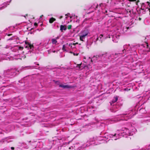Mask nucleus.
<instances>
[{"instance_id":"nucleus-1","label":"nucleus","mask_w":150,"mask_h":150,"mask_svg":"<svg viewBox=\"0 0 150 150\" xmlns=\"http://www.w3.org/2000/svg\"><path fill=\"white\" fill-rule=\"evenodd\" d=\"M123 132L119 134L115 133L114 134H110L108 135L106 134H105L104 136L103 137L101 140H106L108 139L109 138L113 137L114 139L116 140L122 137H127L128 136L132 135L133 134L130 132L129 130L126 128H125L122 130Z\"/></svg>"},{"instance_id":"nucleus-2","label":"nucleus","mask_w":150,"mask_h":150,"mask_svg":"<svg viewBox=\"0 0 150 150\" xmlns=\"http://www.w3.org/2000/svg\"><path fill=\"white\" fill-rule=\"evenodd\" d=\"M112 33H108V31L105 33H103V34H101L98 37H96V40H95V42L97 41L98 40L100 41L101 42L107 38H112V40L114 42H117L119 38L120 35L117 34H112Z\"/></svg>"},{"instance_id":"nucleus-3","label":"nucleus","mask_w":150,"mask_h":150,"mask_svg":"<svg viewBox=\"0 0 150 150\" xmlns=\"http://www.w3.org/2000/svg\"><path fill=\"white\" fill-rule=\"evenodd\" d=\"M110 54L108 53L102 54L100 55L93 56L91 60L92 62H95L96 60L103 61H104L106 59H110Z\"/></svg>"},{"instance_id":"nucleus-4","label":"nucleus","mask_w":150,"mask_h":150,"mask_svg":"<svg viewBox=\"0 0 150 150\" xmlns=\"http://www.w3.org/2000/svg\"><path fill=\"white\" fill-rule=\"evenodd\" d=\"M18 71L16 68L11 69L7 70L6 71V74L9 76H14L18 74Z\"/></svg>"},{"instance_id":"nucleus-5","label":"nucleus","mask_w":150,"mask_h":150,"mask_svg":"<svg viewBox=\"0 0 150 150\" xmlns=\"http://www.w3.org/2000/svg\"><path fill=\"white\" fill-rule=\"evenodd\" d=\"M96 139L94 138L90 139L89 140L87 141L85 147L89 146L91 145H96L97 144H95V143L94 142L96 141Z\"/></svg>"},{"instance_id":"nucleus-6","label":"nucleus","mask_w":150,"mask_h":150,"mask_svg":"<svg viewBox=\"0 0 150 150\" xmlns=\"http://www.w3.org/2000/svg\"><path fill=\"white\" fill-rule=\"evenodd\" d=\"M25 44L24 45V46L25 48L28 49V50H29L30 52L32 51L33 49V45L26 42H25Z\"/></svg>"},{"instance_id":"nucleus-7","label":"nucleus","mask_w":150,"mask_h":150,"mask_svg":"<svg viewBox=\"0 0 150 150\" xmlns=\"http://www.w3.org/2000/svg\"><path fill=\"white\" fill-rule=\"evenodd\" d=\"M129 46L125 45H124L123 46V50H122V53H119L118 54H116L115 53V55H116L117 54H122V53H125L126 52V50L128 48V47H129Z\"/></svg>"},{"instance_id":"nucleus-8","label":"nucleus","mask_w":150,"mask_h":150,"mask_svg":"<svg viewBox=\"0 0 150 150\" xmlns=\"http://www.w3.org/2000/svg\"><path fill=\"white\" fill-rule=\"evenodd\" d=\"M89 33V31L88 30H85L81 31V34L84 35L85 36H87Z\"/></svg>"},{"instance_id":"nucleus-9","label":"nucleus","mask_w":150,"mask_h":150,"mask_svg":"<svg viewBox=\"0 0 150 150\" xmlns=\"http://www.w3.org/2000/svg\"><path fill=\"white\" fill-rule=\"evenodd\" d=\"M60 87H62L64 88H71L72 87L71 86H69L68 85H64L63 84H60L59 85Z\"/></svg>"},{"instance_id":"nucleus-10","label":"nucleus","mask_w":150,"mask_h":150,"mask_svg":"<svg viewBox=\"0 0 150 150\" xmlns=\"http://www.w3.org/2000/svg\"><path fill=\"white\" fill-rule=\"evenodd\" d=\"M69 44L67 43L66 44L63 45L62 47V50L64 51H67V49H69L68 47Z\"/></svg>"},{"instance_id":"nucleus-11","label":"nucleus","mask_w":150,"mask_h":150,"mask_svg":"<svg viewBox=\"0 0 150 150\" xmlns=\"http://www.w3.org/2000/svg\"><path fill=\"white\" fill-rule=\"evenodd\" d=\"M77 44H78L77 42L72 44V43H69L68 45V46L71 49H73L75 47V45Z\"/></svg>"},{"instance_id":"nucleus-12","label":"nucleus","mask_w":150,"mask_h":150,"mask_svg":"<svg viewBox=\"0 0 150 150\" xmlns=\"http://www.w3.org/2000/svg\"><path fill=\"white\" fill-rule=\"evenodd\" d=\"M67 29L66 26L64 25H61L60 26V30L61 32H63V30H66Z\"/></svg>"},{"instance_id":"nucleus-13","label":"nucleus","mask_w":150,"mask_h":150,"mask_svg":"<svg viewBox=\"0 0 150 150\" xmlns=\"http://www.w3.org/2000/svg\"><path fill=\"white\" fill-rule=\"evenodd\" d=\"M118 100V98L117 97H115L112 100V101L110 102L111 105L116 102Z\"/></svg>"},{"instance_id":"nucleus-14","label":"nucleus","mask_w":150,"mask_h":150,"mask_svg":"<svg viewBox=\"0 0 150 150\" xmlns=\"http://www.w3.org/2000/svg\"><path fill=\"white\" fill-rule=\"evenodd\" d=\"M86 36L84 35L81 34L80 36V39L81 41H83L84 40Z\"/></svg>"},{"instance_id":"nucleus-15","label":"nucleus","mask_w":150,"mask_h":150,"mask_svg":"<svg viewBox=\"0 0 150 150\" xmlns=\"http://www.w3.org/2000/svg\"><path fill=\"white\" fill-rule=\"evenodd\" d=\"M123 120V118H122L121 119H117V120H111L110 121V123H113V121H114V122H116L117 121H119L121 120Z\"/></svg>"},{"instance_id":"nucleus-16","label":"nucleus","mask_w":150,"mask_h":150,"mask_svg":"<svg viewBox=\"0 0 150 150\" xmlns=\"http://www.w3.org/2000/svg\"><path fill=\"white\" fill-rule=\"evenodd\" d=\"M129 28V27H124L123 28V30L124 32H126Z\"/></svg>"},{"instance_id":"nucleus-17","label":"nucleus","mask_w":150,"mask_h":150,"mask_svg":"<svg viewBox=\"0 0 150 150\" xmlns=\"http://www.w3.org/2000/svg\"><path fill=\"white\" fill-rule=\"evenodd\" d=\"M55 20V19L52 17L49 20V22L50 23H52Z\"/></svg>"},{"instance_id":"nucleus-18","label":"nucleus","mask_w":150,"mask_h":150,"mask_svg":"<svg viewBox=\"0 0 150 150\" xmlns=\"http://www.w3.org/2000/svg\"><path fill=\"white\" fill-rule=\"evenodd\" d=\"M129 8V6H128L127 5L126 6V7L125 8V10H127V12H128V11L129 12H130V11H131V9H130Z\"/></svg>"},{"instance_id":"nucleus-19","label":"nucleus","mask_w":150,"mask_h":150,"mask_svg":"<svg viewBox=\"0 0 150 150\" xmlns=\"http://www.w3.org/2000/svg\"><path fill=\"white\" fill-rule=\"evenodd\" d=\"M57 42L56 40L55 39H52V42L53 44H56Z\"/></svg>"},{"instance_id":"nucleus-20","label":"nucleus","mask_w":150,"mask_h":150,"mask_svg":"<svg viewBox=\"0 0 150 150\" xmlns=\"http://www.w3.org/2000/svg\"><path fill=\"white\" fill-rule=\"evenodd\" d=\"M115 106H114L112 109H111V111L112 112H116L117 111V110H115Z\"/></svg>"},{"instance_id":"nucleus-21","label":"nucleus","mask_w":150,"mask_h":150,"mask_svg":"<svg viewBox=\"0 0 150 150\" xmlns=\"http://www.w3.org/2000/svg\"><path fill=\"white\" fill-rule=\"evenodd\" d=\"M127 114H122L121 115H118V118H119L120 117H125V116Z\"/></svg>"},{"instance_id":"nucleus-22","label":"nucleus","mask_w":150,"mask_h":150,"mask_svg":"<svg viewBox=\"0 0 150 150\" xmlns=\"http://www.w3.org/2000/svg\"><path fill=\"white\" fill-rule=\"evenodd\" d=\"M70 52L71 53H73L74 55V56H77L79 54V53H74L72 52Z\"/></svg>"},{"instance_id":"nucleus-23","label":"nucleus","mask_w":150,"mask_h":150,"mask_svg":"<svg viewBox=\"0 0 150 150\" xmlns=\"http://www.w3.org/2000/svg\"><path fill=\"white\" fill-rule=\"evenodd\" d=\"M145 11H149V14H150V9L149 8H146L145 9Z\"/></svg>"},{"instance_id":"nucleus-24","label":"nucleus","mask_w":150,"mask_h":150,"mask_svg":"<svg viewBox=\"0 0 150 150\" xmlns=\"http://www.w3.org/2000/svg\"><path fill=\"white\" fill-rule=\"evenodd\" d=\"M83 148L82 146L81 147H79L77 149L75 150H82L81 149Z\"/></svg>"},{"instance_id":"nucleus-25","label":"nucleus","mask_w":150,"mask_h":150,"mask_svg":"<svg viewBox=\"0 0 150 150\" xmlns=\"http://www.w3.org/2000/svg\"><path fill=\"white\" fill-rule=\"evenodd\" d=\"M18 48L19 50H22L23 48V47H22L21 46L18 47Z\"/></svg>"},{"instance_id":"nucleus-26","label":"nucleus","mask_w":150,"mask_h":150,"mask_svg":"<svg viewBox=\"0 0 150 150\" xmlns=\"http://www.w3.org/2000/svg\"><path fill=\"white\" fill-rule=\"evenodd\" d=\"M34 25L36 27L38 26V24L36 23H35L34 24Z\"/></svg>"},{"instance_id":"nucleus-27","label":"nucleus","mask_w":150,"mask_h":150,"mask_svg":"<svg viewBox=\"0 0 150 150\" xmlns=\"http://www.w3.org/2000/svg\"><path fill=\"white\" fill-rule=\"evenodd\" d=\"M141 150H150V149H142Z\"/></svg>"},{"instance_id":"nucleus-28","label":"nucleus","mask_w":150,"mask_h":150,"mask_svg":"<svg viewBox=\"0 0 150 150\" xmlns=\"http://www.w3.org/2000/svg\"><path fill=\"white\" fill-rule=\"evenodd\" d=\"M81 64H80L78 65V67H79L80 68L81 66Z\"/></svg>"},{"instance_id":"nucleus-29","label":"nucleus","mask_w":150,"mask_h":150,"mask_svg":"<svg viewBox=\"0 0 150 150\" xmlns=\"http://www.w3.org/2000/svg\"><path fill=\"white\" fill-rule=\"evenodd\" d=\"M146 47H148V43H146Z\"/></svg>"},{"instance_id":"nucleus-30","label":"nucleus","mask_w":150,"mask_h":150,"mask_svg":"<svg viewBox=\"0 0 150 150\" xmlns=\"http://www.w3.org/2000/svg\"><path fill=\"white\" fill-rule=\"evenodd\" d=\"M71 28V25H69V28L70 29Z\"/></svg>"},{"instance_id":"nucleus-31","label":"nucleus","mask_w":150,"mask_h":150,"mask_svg":"<svg viewBox=\"0 0 150 150\" xmlns=\"http://www.w3.org/2000/svg\"><path fill=\"white\" fill-rule=\"evenodd\" d=\"M11 149H12V150H14V148L13 147H11Z\"/></svg>"},{"instance_id":"nucleus-32","label":"nucleus","mask_w":150,"mask_h":150,"mask_svg":"<svg viewBox=\"0 0 150 150\" xmlns=\"http://www.w3.org/2000/svg\"><path fill=\"white\" fill-rule=\"evenodd\" d=\"M70 14L69 13H68L67 14H66L65 15V16H68L69 15H70Z\"/></svg>"},{"instance_id":"nucleus-33","label":"nucleus","mask_w":150,"mask_h":150,"mask_svg":"<svg viewBox=\"0 0 150 150\" xmlns=\"http://www.w3.org/2000/svg\"><path fill=\"white\" fill-rule=\"evenodd\" d=\"M139 21L141 20V18H140V17H139Z\"/></svg>"},{"instance_id":"nucleus-34","label":"nucleus","mask_w":150,"mask_h":150,"mask_svg":"<svg viewBox=\"0 0 150 150\" xmlns=\"http://www.w3.org/2000/svg\"><path fill=\"white\" fill-rule=\"evenodd\" d=\"M43 16V15H41L40 16V19L41 18H42V16Z\"/></svg>"},{"instance_id":"nucleus-35","label":"nucleus","mask_w":150,"mask_h":150,"mask_svg":"<svg viewBox=\"0 0 150 150\" xmlns=\"http://www.w3.org/2000/svg\"><path fill=\"white\" fill-rule=\"evenodd\" d=\"M62 17H63L62 16H61L59 18H60V19H61V18H62Z\"/></svg>"},{"instance_id":"nucleus-36","label":"nucleus","mask_w":150,"mask_h":150,"mask_svg":"<svg viewBox=\"0 0 150 150\" xmlns=\"http://www.w3.org/2000/svg\"><path fill=\"white\" fill-rule=\"evenodd\" d=\"M129 0L130 1H135L136 0Z\"/></svg>"},{"instance_id":"nucleus-37","label":"nucleus","mask_w":150,"mask_h":150,"mask_svg":"<svg viewBox=\"0 0 150 150\" xmlns=\"http://www.w3.org/2000/svg\"><path fill=\"white\" fill-rule=\"evenodd\" d=\"M103 5V4H100V6H102V5Z\"/></svg>"},{"instance_id":"nucleus-38","label":"nucleus","mask_w":150,"mask_h":150,"mask_svg":"<svg viewBox=\"0 0 150 150\" xmlns=\"http://www.w3.org/2000/svg\"><path fill=\"white\" fill-rule=\"evenodd\" d=\"M88 43L89 42H88L87 43V46L88 45Z\"/></svg>"},{"instance_id":"nucleus-39","label":"nucleus","mask_w":150,"mask_h":150,"mask_svg":"<svg viewBox=\"0 0 150 150\" xmlns=\"http://www.w3.org/2000/svg\"><path fill=\"white\" fill-rule=\"evenodd\" d=\"M98 6V5H97L96 6V8L95 9H96V8H97V6Z\"/></svg>"},{"instance_id":"nucleus-40","label":"nucleus","mask_w":150,"mask_h":150,"mask_svg":"<svg viewBox=\"0 0 150 150\" xmlns=\"http://www.w3.org/2000/svg\"><path fill=\"white\" fill-rule=\"evenodd\" d=\"M136 114V113L135 112L133 114V116L135 115Z\"/></svg>"},{"instance_id":"nucleus-41","label":"nucleus","mask_w":150,"mask_h":150,"mask_svg":"<svg viewBox=\"0 0 150 150\" xmlns=\"http://www.w3.org/2000/svg\"><path fill=\"white\" fill-rule=\"evenodd\" d=\"M148 117H150V114L149 115ZM149 120H150V119Z\"/></svg>"},{"instance_id":"nucleus-42","label":"nucleus","mask_w":150,"mask_h":150,"mask_svg":"<svg viewBox=\"0 0 150 150\" xmlns=\"http://www.w3.org/2000/svg\"><path fill=\"white\" fill-rule=\"evenodd\" d=\"M12 39L11 38H10L8 40H11Z\"/></svg>"},{"instance_id":"nucleus-43","label":"nucleus","mask_w":150,"mask_h":150,"mask_svg":"<svg viewBox=\"0 0 150 150\" xmlns=\"http://www.w3.org/2000/svg\"><path fill=\"white\" fill-rule=\"evenodd\" d=\"M133 112V110H131V112H130V113H131V112Z\"/></svg>"},{"instance_id":"nucleus-44","label":"nucleus","mask_w":150,"mask_h":150,"mask_svg":"<svg viewBox=\"0 0 150 150\" xmlns=\"http://www.w3.org/2000/svg\"><path fill=\"white\" fill-rule=\"evenodd\" d=\"M124 120H127V119H126L125 118H124Z\"/></svg>"},{"instance_id":"nucleus-45","label":"nucleus","mask_w":150,"mask_h":150,"mask_svg":"<svg viewBox=\"0 0 150 150\" xmlns=\"http://www.w3.org/2000/svg\"><path fill=\"white\" fill-rule=\"evenodd\" d=\"M65 18H66V19H67V16H66V17H65Z\"/></svg>"},{"instance_id":"nucleus-46","label":"nucleus","mask_w":150,"mask_h":150,"mask_svg":"<svg viewBox=\"0 0 150 150\" xmlns=\"http://www.w3.org/2000/svg\"><path fill=\"white\" fill-rule=\"evenodd\" d=\"M69 149H71V147H69Z\"/></svg>"},{"instance_id":"nucleus-47","label":"nucleus","mask_w":150,"mask_h":150,"mask_svg":"<svg viewBox=\"0 0 150 150\" xmlns=\"http://www.w3.org/2000/svg\"><path fill=\"white\" fill-rule=\"evenodd\" d=\"M37 65H39V64H37Z\"/></svg>"},{"instance_id":"nucleus-48","label":"nucleus","mask_w":150,"mask_h":150,"mask_svg":"<svg viewBox=\"0 0 150 150\" xmlns=\"http://www.w3.org/2000/svg\"><path fill=\"white\" fill-rule=\"evenodd\" d=\"M90 45H91V44L90 42Z\"/></svg>"},{"instance_id":"nucleus-49","label":"nucleus","mask_w":150,"mask_h":150,"mask_svg":"<svg viewBox=\"0 0 150 150\" xmlns=\"http://www.w3.org/2000/svg\"><path fill=\"white\" fill-rule=\"evenodd\" d=\"M70 18H71V17H70Z\"/></svg>"}]
</instances>
